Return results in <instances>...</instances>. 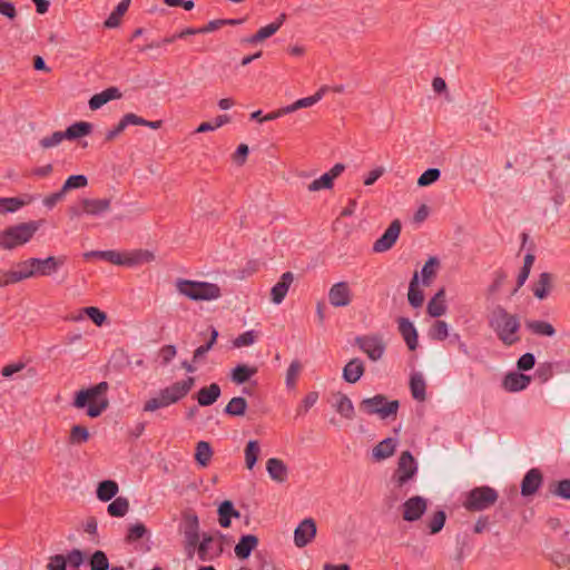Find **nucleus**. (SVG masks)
<instances>
[{
	"mask_svg": "<svg viewBox=\"0 0 570 570\" xmlns=\"http://www.w3.org/2000/svg\"><path fill=\"white\" fill-rule=\"evenodd\" d=\"M489 326L505 346H512L521 340L519 315L509 313L503 306L498 305L491 312Z\"/></svg>",
	"mask_w": 570,
	"mask_h": 570,
	"instance_id": "f257e3e1",
	"label": "nucleus"
},
{
	"mask_svg": "<svg viewBox=\"0 0 570 570\" xmlns=\"http://www.w3.org/2000/svg\"><path fill=\"white\" fill-rule=\"evenodd\" d=\"M109 384L102 381L88 389L79 390L75 393L72 406L83 409L87 406V415L91 419L98 417L109 407V400L106 396Z\"/></svg>",
	"mask_w": 570,
	"mask_h": 570,
	"instance_id": "f03ea898",
	"label": "nucleus"
},
{
	"mask_svg": "<svg viewBox=\"0 0 570 570\" xmlns=\"http://www.w3.org/2000/svg\"><path fill=\"white\" fill-rule=\"evenodd\" d=\"M195 377L187 376L185 380L173 383L171 385L159 391V394L149 399L145 405L144 411L154 412L161 407H167L186 397L195 385Z\"/></svg>",
	"mask_w": 570,
	"mask_h": 570,
	"instance_id": "7ed1b4c3",
	"label": "nucleus"
},
{
	"mask_svg": "<svg viewBox=\"0 0 570 570\" xmlns=\"http://www.w3.org/2000/svg\"><path fill=\"white\" fill-rule=\"evenodd\" d=\"M176 288L179 294L191 301H212L222 296L220 287L215 283L178 278Z\"/></svg>",
	"mask_w": 570,
	"mask_h": 570,
	"instance_id": "20e7f679",
	"label": "nucleus"
},
{
	"mask_svg": "<svg viewBox=\"0 0 570 570\" xmlns=\"http://www.w3.org/2000/svg\"><path fill=\"white\" fill-rule=\"evenodd\" d=\"M40 222L30 220L10 226L0 233V247L13 249L28 243L39 229Z\"/></svg>",
	"mask_w": 570,
	"mask_h": 570,
	"instance_id": "39448f33",
	"label": "nucleus"
},
{
	"mask_svg": "<svg viewBox=\"0 0 570 570\" xmlns=\"http://www.w3.org/2000/svg\"><path fill=\"white\" fill-rule=\"evenodd\" d=\"M179 531L184 535L185 552L191 559L196 552L198 540L202 538L199 518L193 509L188 508L181 511Z\"/></svg>",
	"mask_w": 570,
	"mask_h": 570,
	"instance_id": "423d86ee",
	"label": "nucleus"
},
{
	"mask_svg": "<svg viewBox=\"0 0 570 570\" xmlns=\"http://www.w3.org/2000/svg\"><path fill=\"white\" fill-rule=\"evenodd\" d=\"M400 407L397 400L387 401L383 394H376L361 401L360 410L367 415L377 414L381 419L395 417Z\"/></svg>",
	"mask_w": 570,
	"mask_h": 570,
	"instance_id": "0eeeda50",
	"label": "nucleus"
},
{
	"mask_svg": "<svg viewBox=\"0 0 570 570\" xmlns=\"http://www.w3.org/2000/svg\"><path fill=\"white\" fill-rule=\"evenodd\" d=\"M417 462L410 451H403L399 458L397 466L394 470L391 481L395 488L402 489L417 473Z\"/></svg>",
	"mask_w": 570,
	"mask_h": 570,
	"instance_id": "6e6552de",
	"label": "nucleus"
},
{
	"mask_svg": "<svg viewBox=\"0 0 570 570\" xmlns=\"http://www.w3.org/2000/svg\"><path fill=\"white\" fill-rule=\"evenodd\" d=\"M216 538L214 534L204 532L198 540L196 552L198 559L203 562L213 561L219 558L224 552L223 538L224 535L217 531Z\"/></svg>",
	"mask_w": 570,
	"mask_h": 570,
	"instance_id": "1a4fd4ad",
	"label": "nucleus"
},
{
	"mask_svg": "<svg viewBox=\"0 0 570 570\" xmlns=\"http://www.w3.org/2000/svg\"><path fill=\"white\" fill-rule=\"evenodd\" d=\"M498 497L497 490L491 487H476L469 492L464 507L469 511H483L493 505Z\"/></svg>",
	"mask_w": 570,
	"mask_h": 570,
	"instance_id": "9d476101",
	"label": "nucleus"
},
{
	"mask_svg": "<svg viewBox=\"0 0 570 570\" xmlns=\"http://www.w3.org/2000/svg\"><path fill=\"white\" fill-rule=\"evenodd\" d=\"M355 345L373 362L381 360L386 350V344L380 334L356 336Z\"/></svg>",
	"mask_w": 570,
	"mask_h": 570,
	"instance_id": "9b49d317",
	"label": "nucleus"
},
{
	"mask_svg": "<svg viewBox=\"0 0 570 570\" xmlns=\"http://www.w3.org/2000/svg\"><path fill=\"white\" fill-rule=\"evenodd\" d=\"M401 228V222L399 219H394L385 229L383 235L374 242L373 252L384 253L391 249L400 236Z\"/></svg>",
	"mask_w": 570,
	"mask_h": 570,
	"instance_id": "f8f14e48",
	"label": "nucleus"
},
{
	"mask_svg": "<svg viewBox=\"0 0 570 570\" xmlns=\"http://www.w3.org/2000/svg\"><path fill=\"white\" fill-rule=\"evenodd\" d=\"M316 522L312 518L304 519L294 531V543L298 548L306 547L316 535Z\"/></svg>",
	"mask_w": 570,
	"mask_h": 570,
	"instance_id": "ddd939ff",
	"label": "nucleus"
},
{
	"mask_svg": "<svg viewBox=\"0 0 570 570\" xmlns=\"http://www.w3.org/2000/svg\"><path fill=\"white\" fill-rule=\"evenodd\" d=\"M352 297V291L347 282L335 283L328 291V301L334 307H344L350 305Z\"/></svg>",
	"mask_w": 570,
	"mask_h": 570,
	"instance_id": "4468645a",
	"label": "nucleus"
},
{
	"mask_svg": "<svg viewBox=\"0 0 570 570\" xmlns=\"http://www.w3.org/2000/svg\"><path fill=\"white\" fill-rule=\"evenodd\" d=\"M426 508V499L420 495L412 497L403 503V519L407 522L416 521L421 519Z\"/></svg>",
	"mask_w": 570,
	"mask_h": 570,
	"instance_id": "2eb2a0df",
	"label": "nucleus"
},
{
	"mask_svg": "<svg viewBox=\"0 0 570 570\" xmlns=\"http://www.w3.org/2000/svg\"><path fill=\"white\" fill-rule=\"evenodd\" d=\"M543 482V475L537 468L529 470L521 482V494L530 497L534 494Z\"/></svg>",
	"mask_w": 570,
	"mask_h": 570,
	"instance_id": "dca6fc26",
	"label": "nucleus"
},
{
	"mask_svg": "<svg viewBox=\"0 0 570 570\" xmlns=\"http://www.w3.org/2000/svg\"><path fill=\"white\" fill-rule=\"evenodd\" d=\"M531 376L521 372H510L502 381V387L508 392H520L528 387Z\"/></svg>",
	"mask_w": 570,
	"mask_h": 570,
	"instance_id": "f3484780",
	"label": "nucleus"
},
{
	"mask_svg": "<svg viewBox=\"0 0 570 570\" xmlns=\"http://www.w3.org/2000/svg\"><path fill=\"white\" fill-rule=\"evenodd\" d=\"M399 332L403 340L405 341L410 351H415L419 342H417V331L414 327L413 323L406 317H399Z\"/></svg>",
	"mask_w": 570,
	"mask_h": 570,
	"instance_id": "a211bd4d",
	"label": "nucleus"
},
{
	"mask_svg": "<svg viewBox=\"0 0 570 570\" xmlns=\"http://www.w3.org/2000/svg\"><path fill=\"white\" fill-rule=\"evenodd\" d=\"M80 205H83V212L90 216H99L107 213L111 207L110 198H82Z\"/></svg>",
	"mask_w": 570,
	"mask_h": 570,
	"instance_id": "6ab92c4d",
	"label": "nucleus"
},
{
	"mask_svg": "<svg viewBox=\"0 0 570 570\" xmlns=\"http://www.w3.org/2000/svg\"><path fill=\"white\" fill-rule=\"evenodd\" d=\"M293 281L294 275L292 272L283 273L279 281L271 289V297L273 303L281 304L283 302Z\"/></svg>",
	"mask_w": 570,
	"mask_h": 570,
	"instance_id": "aec40b11",
	"label": "nucleus"
},
{
	"mask_svg": "<svg viewBox=\"0 0 570 570\" xmlns=\"http://www.w3.org/2000/svg\"><path fill=\"white\" fill-rule=\"evenodd\" d=\"M220 394L222 389L219 384L212 383L199 389V391L195 394V397L199 406H210L217 402V400L220 397Z\"/></svg>",
	"mask_w": 570,
	"mask_h": 570,
	"instance_id": "412c9836",
	"label": "nucleus"
},
{
	"mask_svg": "<svg viewBox=\"0 0 570 570\" xmlns=\"http://www.w3.org/2000/svg\"><path fill=\"white\" fill-rule=\"evenodd\" d=\"M258 546V538L255 534H244L235 546V554L240 560L247 559Z\"/></svg>",
	"mask_w": 570,
	"mask_h": 570,
	"instance_id": "4be33fe9",
	"label": "nucleus"
},
{
	"mask_svg": "<svg viewBox=\"0 0 570 570\" xmlns=\"http://www.w3.org/2000/svg\"><path fill=\"white\" fill-rule=\"evenodd\" d=\"M121 96L122 95L117 87H109L99 94H95L89 99V102H88L89 108L91 110H97V109L101 108L104 105H106L107 102H109L114 99L121 98Z\"/></svg>",
	"mask_w": 570,
	"mask_h": 570,
	"instance_id": "5701e85b",
	"label": "nucleus"
},
{
	"mask_svg": "<svg viewBox=\"0 0 570 570\" xmlns=\"http://www.w3.org/2000/svg\"><path fill=\"white\" fill-rule=\"evenodd\" d=\"M364 372H365L364 363L360 358L355 357V358H352L343 367L342 376L345 382L354 384L364 375Z\"/></svg>",
	"mask_w": 570,
	"mask_h": 570,
	"instance_id": "b1692460",
	"label": "nucleus"
},
{
	"mask_svg": "<svg viewBox=\"0 0 570 570\" xmlns=\"http://www.w3.org/2000/svg\"><path fill=\"white\" fill-rule=\"evenodd\" d=\"M266 470L272 480L283 483L287 480L288 469L283 460L277 458H271L266 462Z\"/></svg>",
	"mask_w": 570,
	"mask_h": 570,
	"instance_id": "393cba45",
	"label": "nucleus"
},
{
	"mask_svg": "<svg viewBox=\"0 0 570 570\" xmlns=\"http://www.w3.org/2000/svg\"><path fill=\"white\" fill-rule=\"evenodd\" d=\"M124 265L122 266H137L144 263H150L155 261V254L148 249H137L129 253H124Z\"/></svg>",
	"mask_w": 570,
	"mask_h": 570,
	"instance_id": "a878e982",
	"label": "nucleus"
},
{
	"mask_svg": "<svg viewBox=\"0 0 570 570\" xmlns=\"http://www.w3.org/2000/svg\"><path fill=\"white\" fill-rule=\"evenodd\" d=\"M218 522L222 528H229L232 523V518H239L240 512L235 509L234 504L229 500L223 501L218 509Z\"/></svg>",
	"mask_w": 570,
	"mask_h": 570,
	"instance_id": "bb28decb",
	"label": "nucleus"
},
{
	"mask_svg": "<svg viewBox=\"0 0 570 570\" xmlns=\"http://www.w3.org/2000/svg\"><path fill=\"white\" fill-rule=\"evenodd\" d=\"M326 90H327V87L323 86L314 95H312L309 97L301 98V99L296 100L295 102H293L292 105L286 106V110L289 111V114H291L301 108L311 107V106L315 105L316 102H318L323 98Z\"/></svg>",
	"mask_w": 570,
	"mask_h": 570,
	"instance_id": "cd10ccee",
	"label": "nucleus"
},
{
	"mask_svg": "<svg viewBox=\"0 0 570 570\" xmlns=\"http://www.w3.org/2000/svg\"><path fill=\"white\" fill-rule=\"evenodd\" d=\"M552 287V275L543 272L539 275V279L533 284V294L538 299H544L549 295Z\"/></svg>",
	"mask_w": 570,
	"mask_h": 570,
	"instance_id": "c85d7f7f",
	"label": "nucleus"
},
{
	"mask_svg": "<svg viewBox=\"0 0 570 570\" xmlns=\"http://www.w3.org/2000/svg\"><path fill=\"white\" fill-rule=\"evenodd\" d=\"M445 291L441 288L429 302L428 304V314L432 317H440L446 311V305L444 301Z\"/></svg>",
	"mask_w": 570,
	"mask_h": 570,
	"instance_id": "c756f323",
	"label": "nucleus"
},
{
	"mask_svg": "<svg viewBox=\"0 0 570 570\" xmlns=\"http://www.w3.org/2000/svg\"><path fill=\"white\" fill-rule=\"evenodd\" d=\"M67 262V256H48L47 258H41V276H50L58 272V269L63 266Z\"/></svg>",
	"mask_w": 570,
	"mask_h": 570,
	"instance_id": "7c9ffc66",
	"label": "nucleus"
},
{
	"mask_svg": "<svg viewBox=\"0 0 570 570\" xmlns=\"http://www.w3.org/2000/svg\"><path fill=\"white\" fill-rule=\"evenodd\" d=\"M407 299L409 304L414 308L422 306L424 302V294L419 287L417 272L414 273L412 279L410 281Z\"/></svg>",
	"mask_w": 570,
	"mask_h": 570,
	"instance_id": "2f4dec72",
	"label": "nucleus"
},
{
	"mask_svg": "<svg viewBox=\"0 0 570 570\" xmlns=\"http://www.w3.org/2000/svg\"><path fill=\"white\" fill-rule=\"evenodd\" d=\"M209 338L208 341L198 346L195 351H194V354H193V363H199L202 362L206 354L213 348V346L216 344L217 342V338H218V331L214 327V326H209Z\"/></svg>",
	"mask_w": 570,
	"mask_h": 570,
	"instance_id": "473e14b6",
	"label": "nucleus"
},
{
	"mask_svg": "<svg viewBox=\"0 0 570 570\" xmlns=\"http://www.w3.org/2000/svg\"><path fill=\"white\" fill-rule=\"evenodd\" d=\"M209 338L208 341L198 346L195 351H194V354H193V363H199L202 362L206 354L213 348V346L216 344L217 342V338H218V331L214 327V326H209Z\"/></svg>",
	"mask_w": 570,
	"mask_h": 570,
	"instance_id": "72a5a7b5",
	"label": "nucleus"
},
{
	"mask_svg": "<svg viewBox=\"0 0 570 570\" xmlns=\"http://www.w3.org/2000/svg\"><path fill=\"white\" fill-rule=\"evenodd\" d=\"M209 338L208 341L198 346L195 351H194V354H193V363H199L202 362L206 354L213 348V346L216 344L217 342V338H218V331L214 327V326H209Z\"/></svg>",
	"mask_w": 570,
	"mask_h": 570,
	"instance_id": "f704fd0d",
	"label": "nucleus"
},
{
	"mask_svg": "<svg viewBox=\"0 0 570 570\" xmlns=\"http://www.w3.org/2000/svg\"><path fill=\"white\" fill-rule=\"evenodd\" d=\"M92 131V124L87 121H77L72 125H70L65 130L66 139L68 140H76L78 138L85 137L90 135Z\"/></svg>",
	"mask_w": 570,
	"mask_h": 570,
	"instance_id": "c9c22d12",
	"label": "nucleus"
},
{
	"mask_svg": "<svg viewBox=\"0 0 570 570\" xmlns=\"http://www.w3.org/2000/svg\"><path fill=\"white\" fill-rule=\"evenodd\" d=\"M130 2L131 0H121L105 20L104 27L108 29L117 28L120 24L121 17L127 12Z\"/></svg>",
	"mask_w": 570,
	"mask_h": 570,
	"instance_id": "e433bc0d",
	"label": "nucleus"
},
{
	"mask_svg": "<svg viewBox=\"0 0 570 570\" xmlns=\"http://www.w3.org/2000/svg\"><path fill=\"white\" fill-rule=\"evenodd\" d=\"M118 490L119 488L116 481H101L97 487V498L102 502H108L118 493Z\"/></svg>",
	"mask_w": 570,
	"mask_h": 570,
	"instance_id": "4c0bfd02",
	"label": "nucleus"
},
{
	"mask_svg": "<svg viewBox=\"0 0 570 570\" xmlns=\"http://www.w3.org/2000/svg\"><path fill=\"white\" fill-rule=\"evenodd\" d=\"M410 389L413 399L417 401H424L426 399V384L422 374L415 373L411 375Z\"/></svg>",
	"mask_w": 570,
	"mask_h": 570,
	"instance_id": "58836bf2",
	"label": "nucleus"
},
{
	"mask_svg": "<svg viewBox=\"0 0 570 570\" xmlns=\"http://www.w3.org/2000/svg\"><path fill=\"white\" fill-rule=\"evenodd\" d=\"M396 443L392 438H387L383 441H381L373 449V456L377 461L385 460L393 455L395 451Z\"/></svg>",
	"mask_w": 570,
	"mask_h": 570,
	"instance_id": "ea45409f",
	"label": "nucleus"
},
{
	"mask_svg": "<svg viewBox=\"0 0 570 570\" xmlns=\"http://www.w3.org/2000/svg\"><path fill=\"white\" fill-rule=\"evenodd\" d=\"M257 373L256 366H248L246 364H238L232 371V381L236 384H244L249 381V379Z\"/></svg>",
	"mask_w": 570,
	"mask_h": 570,
	"instance_id": "a19ab883",
	"label": "nucleus"
},
{
	"mask_svg": "<svg viewBox=\"0 0 570 570\" xmlns=\"http://www.w3.org/2000/svg\"><path fill=\"white\" fill-rule=\"evenodd\" d=\"M334 406L336 412L347 420H352L355 415L354 405L346 394L337 393V401Z\"/></svg>",
	"mask_w": 570,
	"mask_h": 570,
	"instance_id": "79ce46f5",
	"label": "nucleus"
},
{
	"mask_svg": "<svg viewBox=\"0 0 570 570\" xmlns=\"http://www.w3.org/2000/svg\"><path fill=\"white\" fill-rule=\"evenodd\" d=\"M213 456V449L206 441H199L196 444L195 461L203 468H206Z\"/></svg>",
	"mask_w": 570,
	"mask_h": 570,
	"instance_id": "37998d69",
	"label": "nucleus"
},
{
	"mask_svg": "<svg viewBox=\"0 0 570 570\" xmlns=\"http://www.w3.org/2000/svg\"><path fill=\"white\" fill-rule=\"evenodd\" d=\"M247 409V401L243 396L233 397L224 409V412L230 416H243Z\"/></svg>",
	"mask_w": 570,
	"mask_h": 570,
	"instance_id": "c03bdc74",
	"label": "nucleus"
},
{
	"mask_svg": "<svg viewBox=\"0 0 570 570\" xmlns=\"http://www.w3.org/2000/svg\"><path fill=\"white\" fill-rule=\"evenodd\" d=\"M261 446L257 440H250L245 448V464L248 470H252L259 456Z\"/></svg>",
	"mask_w": 570,
	"mask_h": 570,
	"instance_id": "a18cd8bd",
	"label": "nucleus"
},
{
	"mask_svg": "<svg viewBox=\"0 0 570 570\" xmlns=\"http://www.w3.org/2000/svg\"><path fill=\"white\" fill-rule=\"evenodd\" d=\"M90 439V433L88 429L83 425L77 424L73 425L70 430L68 443L71 445H81L88 442Z\"/></svg>",
	"mask_w": 570,
	"mask_h": 570,
	"instance_id": "49530a36",
	"label": "nucleus"
},
{
	"mask_svg": "<svg viewBox=\"0 0 570 570\" xmlns=\"http://www.w3.org/2000/svg\"><path fill=\"white\" fill-rule=\"evenodd\" d=\"M525 326L537 335L553 336L556 334L554 327L546 321H525Z\"/></svg>",
	"mask_w": 570,
	"mask_h": 570,
	"instance_id": "de8ad7c7",
	"label": "nucleus"
},
{
	"mask_svg": "<svg viewBox=\"0 0 570 570\" xmlns=\"http://www.w3.org/2000/svg\"><path fill=\"white\" fill-rule=\"evenodd\" d=\"M132 112L124 115L120 121L110 130L106 132L105 141L109 142L115 140L129 125H134Z\"/></svg>",
	"mask_w": 570,
	"mask_h": 570,
	"instance_id": "09e8293b",
	"label": "nucleus"
},
{
	"mask_svg": "<svg viewBox=\"0 0 570 570\" xmlns=\"http://www.w3.org/2000/svg\"><path fill=\"white\" fill-rule=\"evenodd\" d=\"M129 510V501L125 497L116 498L107 507V511L111 517L121 518L126 515Z\"/></svg>",
	"mask_w": 570,
	"mask_h": 570,
	"instance_id": "8fccbe9b",
	"label": "nucleus"
},
{
	"mask_svg": "<svg viewBox=\"0 0 570 570\" xmlns=\"http://www.w3.org/2000/svg\"><path fill=\"white\" fill-rule=\"evenodd\" d=\"M26 204L19 197H0V214L14 213Z\"/></svg>",
	"mask_w": 570,
	"mask_h": 570,
	"instance_id": "3c124183",
	"label": "nucleus"
},
{
	"mask_svg": "<svg viewBox=\"0 0 570 570\" xmlns=\"http://www.w3.org/2000/svg\"><path fill=\"white\" fill-rule=\"evenodd\" d=\"M90 570H109V560L101 550H96L89 558Z\"/></svg>",
	"mask_w": 570,
	"mask_h": 570,
	"instance_id": "603ef678",
	"label": "nucleus"
},
{
	"mask_svg": "<svg viewBox=\"0 0 570 570\" xmlns=\"http://www.w3.org/2000/svg\"><path fill=\"white\" fill-rule=\"evenodd\" d=\"M285 20H286V14L281 13L274 22L258 29L257 32L259 33L261 39L266 40L267 38L275 35L279 30V28L283 26Z\"/></svg>",
	"mask_w": 570,
	"mask_h": 570,
	"instance_id": "864d4df0",
	"label": "nucleus"
},
{
	"mask_svg": "<svg viewBox=\"0 0 570 570\" xmlns=\"http://www.w3.org/2000/svg\"><path fill=\"white\" fill-rule=\"evenodd\" d=\"M148 530L146 525L141 522H137L128 528L125 541L127 543H132L141 538H144L147 534Z\"/></svg>",
	"mask_w": 570,
	"mask_h": 570,
	"instance_id": "5fc2aeb1",
	"label": "nucleus"
},
{
	"mask_svg": "<svg viewBox=\"0 0 570 570\" xmlns=\"http://www.w3.org/2000/svg\"><path fill=\"white\" fill-rule=\"evenodd\" d=\"M445 520H446V514L443 510H438L436 512H434L432 518L428 522V528L430 530V533L431 534L439 533L443 529V527L445 524Z\"/></svg>",
	"mask_w": 570,
	"mask_h": 570,
	"instance_id": "6e6d98bb",
	"label": "nucleus"
},
{
	"mask_svg": "<svg viewBox=\"0 0 570 570\" xmlns=\"http://www.w3.org/2000/svg\"><path fill=\"white\" fill-rule=\"evenodd\" d=\"M88 185V178L85 175H71L62 185V189L67 194L71 189L83 188Z\"/></svg>",
	"mask_w": 570,
	"mask_h": 570,
	"instance_id": "4d7b16f0",
	"label": "nucleus"
},
{
	"mask_svg": "<svg viewBox=\"0 0 570 570\" xmlns=\"http://www.w3.org/2000/svg\"><path fill=\"white\" fill-rule=\"evenodd\" d=\"M441 170L439 168L426 169L417 179V186L426 187L439 180Z\"/></svg>",
	"mask_w": 570,
	"mask_h": 570,
	"instance_id": "13d9d810",
	"label": "nucleus"
},
{
	"mask_svg": "<svg viewBox=\"0 0 570 570\" xmlns=\"http://www.w3.org/2000/svg\"><path fill=\"white\" fill-rule=\"evenodd\" d=\"M550 491L552 494L559 498L570 500V480L563 479L561 481L554 482L551 485Z\"/></svg>",
	"mask_w": 570,
	"mask_h": 570,
	"instance_id": "bf43d9fd",
	"label": "nucleus"
},
{
	"mask_svg": "<svg viewBox=\"0 0 570 570\" xmlns=\"http://www.w3.org/2000/svg\"><path fill=\"white\" fill-rule=\"evenodd\" d=\"M302 370V364L298 360L292 361L286 372V386L293 389L296 385L298 374Z\"/></svg>",
	"mask_w": 570,
	"mask_h": 570,
	"instance_id": "052dcab7",
	"label": "nucleus"
},
{
	"mask_svg": "<svg viewBox=\"0 0 570 570\" xmlns=\"http://www.w3.org/2000/svg\"><path fill=\"white\" fill-rule=\"evenodd\" d=\"M448 335V324L444 321H435L430 330V337L436 341H444Z\"/></svg>",
	"mask_w": 570,
	"mask_h": 570,
	"instance_id": "680f3d73",
	"label": "nucleus"
},
{
	"mask_svg": "<svg viewBox=\"0 0 570 570\" xmlns=\"http://www.w3.org/2000/svg\"><path fill=\"white\" fill-rule=\"evenodd\" d=\"M82 312L97 325L101 326L107 321V314L96 306H88Z\"/></svg>",
	"mask_w": 570,
	"mask_h": 570,
	"instance_id": "e2e57ef3",
	"label": "nucleus"
},
{
	"mask_svg": "<svg viewBox=\"0 0 570 570\" xmlns=\"http://www.w3.org/2000/svg\"><path fill=\"white\" fill-rule=\"evenodd\" d=\"M334 181L327 173L323 174L320 178L314 179L307 187L309 191H318L321 189H331Z\"/></svg>",
	"mask_w": 570,
	"mask_h": 570,
	"instance_id": "0e129e2a",
	"label": "nucleus"
},
{
	"mask_svg": "<svg viewBox=\"0 0 570 570\" xmlns=\"http://www.w3.org/2000/svg\"><path fill=\"white\" fill-rule=\"evenodd\" d=\"M65 131H55L50 136L40 139L39 145L43 149H49L58 146L63 139H66Z\"/></svg>",
	"mask_w": 570,
	"mask_h": 570,
	"instance_id": "69168bd1",
	"label": "nucleus"
},
{
	"mask_svg": "<svg viewBox=\"0 0 570 570\" xmlns=\"http://www.w3.org/2000/svg\"><path fill=\"white\" fill-rule=\"evenodd\" d=\"M439 266V259L436 257H430L423 268H422V277H423V284L429 285L430 278L435 276V267Z\"/></svg>",
	"mask_w": 570,
	"mask_h": 570,
	"instance_id": "338daca9",
	"label": "nucleus"
},
{
	"mask_svg": "<svg viewBox=\"0 0 570 570\" xmlns=\"http://www.w3.org/2000/svg\"><path fill=\"white\" fill-rule=\"evenodd\" d=\"M66 564L68 563L71 568L78 569L85 561V553L79 549H72L66 556Z\"/></svg>",
	"mask_w": 570,
	"mask_h": 570,
	"instance_id": "774afa93",
	"label": "nucleus"
}]
</instances>
